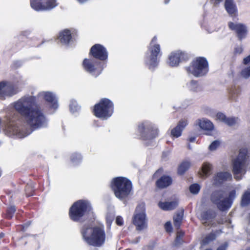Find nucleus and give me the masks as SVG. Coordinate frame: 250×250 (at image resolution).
Listing matches in <instances>:
<instances>
[{
	"mask_svg": "<svg viewBox=\"0 0 250 250\" xmlns=\"http://www.w3.org/2000/svg\"><path fill=\"white\" fill-rule=\"evenodd\" d=\"M3 123L5 130L10 135H15L18 133L17 122L19 120L18 113L13 111L8 113L5 117Z\"/></svg>",
	"mask_w": 250,
	"mask_h": 250,
	"instance_id": "obj_11",
	"label": "nucleus"
},
{
	"mask_svg": "<svg viewBox=\"0 0 250 250\" xmlns=\"http://www.w3.org/2000/svg\"><path fill=\"white\" fill-rule=\"evenodd\" d=\"M173 182L171 176L167 175L161 176L155 182V187L158 189H163L172 185Z\"/></svg>",
	"mask_w": 250,
	"mask_h": 250,
	"instance_id": "obj_18",
	"label": "nucleus"
},
{
	"mask_svg": "<svg viewBox=\"0 0 250 250\" xmlns=\"http://www.w3.org/2000/svg\"><path fill=\"white\" fill-rule=\"evenodd\" d=\"M183 217V213H178L173 217V224L175 229L179 230L182 224Z\"/></svg>",
	"mask_w": 250,
	"mask_h": 250,
	"instance_id": "obj_29",
	"label": "nucleus"
},
{
	"mask_svg": "<svg viewBox=\"0 0 250 250\" xmlns=\"http://www.w3.org/2000/svg\"><path fill=\"white\" fill-rule=\"evenodd\" d=\"M232 175L229 172H217L213 177V184L219 186L227 181H231Z\"/></svg>",
	"mask_w": 250,
	"mask_h": 250,
	"instance_id": "obj_19",
	"label": "nucleus"
},
{
	"mask_svg": "<svg viewBox=\"0 0 250 250\" xmlns=\"http://www.w3.org/2000/svg\"><path fill=\"white\" fill-rule=\"evenodd\" d=\"M110 188L115 196L121 200L128 198L132 189L131 181L126 177H117L110 183Z\"/></svg>",
	"mask_w": 250,
	"mask_h": 250,
	"instance_id": "obj_5",
	"label": "nucleus"
},
{
	"mask_svg": "<svg viewBox=\"0 0 250 250\" xmlns=\"http://www.w3.org/2000/svg\"><path fill=\"white\" fill-rule=\"evenodd\" d=\"M190 165V163L189 161H183L178 167L177 173L180 175H183L189 169Z\"/></svg>",
	"mask_w": 250,
	"mask_h": 250,
	"instance_id": "obj_28",
	"label": "nucleus"
},
{
	"mask_svg": "<svg viewBox=\"0 0 250 250\" xmlns=\"http://www.w3.org/2000/svg\"><path fill=\"white\" fill-rule=\"evenodd\" d=\"M185 69L188 74L196 77H203L208 71V63L206 58L198 57L194 59Z\"/></svg>",
	"mask_w": 250,
	"mask_h": 250,
	"instance_id": "obj_9",
	"label": "nucleus"
},
{
	"mask_svg": "<svg viewBox=\"0 0 250 250\" xmlns=\"http://www.w3.org/2000/svg\"><path fill=\"white\" fill-rule=\"evenodd\" d=\"M212 169V166L208 163H204L202 167L203 176H208Z\"/></svg>",
	"mask_w": 250,
	"mask_h": 250,
	"instance_id": "obj_34",
	"label": "nucleus"
},
{
	"mask_svg": "<svg viewBox=\"0 0 250 250\" xmlns=\"http://www.w3.org/2000/svg\"><path fill=\"white\" fill-rule=\"evenodd\" d=\"M170 0H165V3L167 4L169 2Z\"/></svg>",
	"mask_w": 250,
	"mask_h": 250,
	"instance_id": "obj_55",
	"label": "nucleus"
},
{
	"mask_svg": "<svg viewBox=\"0 0 250 250\" xmlns=\"http://www.w3.org/2000/svg\"><path fill=\"white\" fill-rule=\"evenodd\" d=\"M240 93V90L239 89H231L229 90V93L231 99H233V95H236L237 96L238 94H239Z\"/></svg>",
	"mask_w": 250,
	"mask_h": 250,
	"instance_id": "obj_45",
	"label": "nucleus"
},
{
	"mask_svg": "<svg viewBox=\"0 0 250 250\" xmlns=\"http://www.w3.org/2000/svg\"><path fill=\"white\" fill-rule=\"evenodd\" d=\"M31 7L37 11L51 10L58 5L56 0H30Z\"/></svg>",
	"mask_w": 250,
	"mask_h": 250,
	"instance_id": "obj_13",
	"label": "nucleus"
},
{
	"mask_svg": "<svg viewBox=\"0 0 250 250\" xmlns=\"http://www.w3.org/2000/svg\"><path fill=\"white\" fill-rule=\"evenodd\" d=\"M138 131L143 140H151L158 136V128L151 124L143 123L138 125Z\"/></svg>",
	"mask_w": 250,
	"mask_h": 250,
	"instance_id": "obj_10",
	"label": "nucleus"
},
{
	"mask_svg": "<svg viewBox=\"0 0 250 250\" xmlns=\"http://www.w3.org/2000/svg\"><path fill=\"white\" fill-rule=\"evenodd\" d=\"M224 6L226 10L231 16L237 15V9L234 0H225Z\"/></svg>",
	"mask_w": 250,
	"mask_h": 250,
	"instance_id": "obj_24",
	"label": "nucleus"
},
{
	"mask_svg": "<svg viewBox=\"0 0 250 250\" xmlns=\"http://www.w3.org/2000/svg\"><path fill=\"white\" fill-rule=\"evenodd\" d=\"M4 236V233H0V238H2Z\"/></svg>",
	"mask_w": 250,
	"mask_h": 250,
	"instance_id": "obj_54",
	"label": "nucleus"
},
{
	"mask_svg": "<svg viewBox=\"0 0 250 250\" xmlns=\"http://www.w3.org/2000/svg\"><path fill=\"white\" fill-rule=\"evenodd\" d=\"M243 62L245 65H247L250 62V54L243 59Z\"/></svg>",
	"mask_w": 250,
	"mask_h": 250,
	"instance_id": "obj_50",
	"label": "nucleus"
},
{
	"mask_svg": "<svg viewBox=\"0 0 250 250\" xmlns=\"http://www.w3.org/2000/svg\"><path fill=\"white\" fill-rule=\"evenodd\" d=\"M225 195V192L222 189L213 191L210 195L211 201L216 205L220 210L222 211L227 210L230 208L236 197V191L235 189L231 190L229 193L228 197L224 198Z\"/></svg>",
	"mask_w": 250,
	"mask_h": 250,
	"instance_id": "obj_6",
	"label": "nucleus"
},
{
	"mask_svg": "<svg viewBox=\"0 0 250 250\" xmlns=\"http://www.w3.org/2000/svg\"><path fill=\"white\" fill-rule=\"evenodd\" d=\"M158 207L161 209L165 211L172 210L177 208L178 205V201L177 200L170 202H162L158 203Z\"/></svg>",
	"mask_w": 250,
	"mask_h": 250,
	"instance_id": "obj_25",
	"label": "nucleus"
},
{
	"mask_svg": "<svg viewBox=\"0 0 250 250\" xmlns=\"http://www.w3.org/2000/svg\"><path fill=\"white\" fill-rule=\"evenodd\" d=\"M247 156V150L246 149H241L240 150L239 156L237 158H239L241 161L246 162Z\"/></svg>",
	"mask_w": 250,
	"mask_h": 250,
	"instance_id": "obj_41",
	"label": "nucleus"
},
{
	"mask_svg": "<svg viewBox=\"0 0 250 250\" xmlns=\"http://www.w3.org/2000/svg\"><path fill=\"white\" fill-rule=\"evenodd\" d=\"M113 103L107 98L101 99L99 103L93 106L92 112L96 117L102 120H107L114 112Z\"/></svg>",
	"mask_w": 250,
	"mask_h": 250,
	"instance_id": "obj_8",
	"label": "nucleus"
},
{
	"mask_svg": "<svg viewBox=\"0 0 250 250\" xmlns=\"http://www.w3.org/2000/svg\"><path fill=\"white\" fill-rule=\"evenodd\" d=\"M245 162L241 161L239 158H236L234 160L232 163V172L234 175V178L236 180H240L241 177H238L237 175L242 173L245 171L244 167Z\"/></svg>",
	"mask_w": 250,
	"mask_h": 250,
	"instance_id": "obj_17",
	"label": "nucleus"
},
{
	"mask_svg": "<svg viewBox=\"0 0 250 250\" xmlns=\"http://www.w3.org/2000/svg\"><path fill=\"white\" fill-rule=\"evenodd\" d=\"M157 41V36H154L147 47L149 54H146L145 62L149 69H154L158 66L163 54L161 45Z\"/></svg>",
	"mask_w": 250,
	"mask_h": 250,
	"instance_id": "obj_7",
	"label": "nucleus"
},
{
	"mask_svg": "<svg viewBox=\"0 0 250 250\" xmlns=\"http://www.w3.org/2000/svg\"><path fill=\"white\" fill-rule=\"evenodd\" d=\"M214 1V3L216 4H219L221 1H222L223 0H213Z\"/></svg>",
	"mask_w": 250,
	"mask_h": 250,
	"instance_id": "obj_52",
	"label": "nucleus"
},
{
	"mask_svg": "<svg viewBox=\"0 0 250 250\" xmlns=\"http://www.w3.org/2000/svg\"><path fill=\"white\" fill-rule=\"evenodd\" d=\"M58 39L62 44L68 45L72 39L71 31L68 29L62 30L59 33Z\"/></svg>",
	"mask_w": 250,
	"mask_h": 250,
	"instance_id": "obj_21",
	"label": "nucleus"
},
{
	"mask_svg": "<svg viewBox=\"0 0 250 250\" xmlns=\"http://www.w3.org/2000/svg\"><path fill=\"white\" fill-rule=\"evenodd\" d=\"M91 212L93 213L90 203L87 200H79L70 207L68 215L73 222L82 223L85 221V216Z\"/></svg>",
	"mask_w": 250,
	"mask_h": 250,
	"instance_id": "obj_4",
	"label": "nucleus"
},
{
	"mask_svg": "<svg viewBox=\"0 0 250 250\" xmlns=\"http://www.w3.org/2000/svg\"><path fill=\"white\" fill-rule=\"evenodd\" d=\"M190 192L193 194H197L201 189L200 186L197 183L191 184L189 188Z\"/></svg>",
	"mask_w": 250,
	"mask_h": 250,
	"instance_id": "obj_35",
	"label": "nucleus"
},
{
	"mask_svg": "<svg viewBox=\"0 0 250 250\" xmlns=\"http://www.w3.org/2000/svg\"><path fill=\"white\" fill-rule=\"evenodd\" d=\"M16 211V208L15 206H11L8 207L5 213V218L7 219H11L14 216Z\"/></svg>",
	"mask_w": 250,
	"mask_h": 250,
	"instance_id": "obj_33",
	"label": "nucleus"
},
{
	"mask_svg": "<svg viewBox=\"0 0 250 250\" xmlns=\"http://www.w3.org/2000/svg\"><path fill=\"white\" fill-rule=\"evenodd\" d=\"M80 232L83 240L89 245L100 247L105 242L106 234L103 225L92 227L85 224L81 228Z\"/></svg>",
	"mask_w": 250,
	"mask_h": 250,
	"instance_id": "obj_3",
	"label": "nucleus"
},
{
	"mask_svg": "<svg viewBox=\"0 0 250 250\" xmlns=\"http://www.w3.org/2000/svg\"><path fill=\"white\" fill-rule=\"evenodd\" d=\"M82 157L80 154L75 153L71 155L70 159L73 163H78L82 160Z\"/></svg>",
	"mask_w": 250,
	"mask_h": 250,
	"instance_id": "obj_39",
	"label": "nucleus"
},
{
	"mask_svg": "<svg viewBox=\"0 0 250 250\" xmlns=\"http://www.w3.org/2000/svg\"><path fill=\"white\" fill-rule=\"evenodd\" d=\"M250 204V192L246 191L243 194L241 201V204L242 206H247Z\"/></svg>",
	"mask_w": 250,
	"mask_h": 250,
	"instance_id": "obj_32",
	"label": "nucleus"
},
{
	"mask_svg": "<svg viewBox=\"0 0 250 250\" xmlns=\"http://www.w3.org/2000/svg\"><path fill=\"white\" fill-rule=\"evenodd\" d=\"M216 238V235L214 233L210 232L207 234L202 240V245H207L211 242H212Z\"/></svg>",
	"mask_w": 250,
	"mask_h": 250,
	"instance_id": "obj_31",
	"label": "nucleus"
},
{
	"mask_svg": "<svg viewBox=\"0 0 250 250\" xmlns=\"http://www.w3.org/2000/svg\"><path fill=\"white\" fill-rule=\"evenodd\" d=\"M188 140L190 142H193L195 141V137H191L189 138Z\"/></svg>",
	"mask_w": 250,
	"mask_h": 250,
	"instance_id": "obj_51",
	"label": "nucleus"
},
{
	"mask_svg": "<svg viewBox=\"0 0 250 250\" xmlns=\"http://www.w3.org/2000/svg\"><path fill=\"white\" fill-rule=\"evenodd\" d=\"M116 223L118 226H123L124 224L123 218L120 216H118L116 218Z\"/></svg>",
	"mask_w": 250,
	"mask_h": 250,
	"instance_id": "obj_47",
	"label": "nucleus"
},
{
	"mask_svg": "<svg viewBox=\"0 0 250 250\" xmlns=\"http://www.w3.org/2000/svg\"><path fill=\"white\" fill-rule=\"evenodd\" d=\"M88 55L90 57L96 60L84 59L82 62L83 67L86 72L97 78L102 73L106 65L108 52L103 45L96 43L90 48Z\"/></svg>",
	"mask_w": 250,
	"mask_h": 250,
	"instance_id": "obj_2",
	"label": "nucleus"
},
{
	"mask_svg": "<svg viewBox=\"0 0 250 250\" xmlns=\"http://www.w3.org/2000/svg\"><path fill=\"white\" fill-rule=\"evenodd\" d=\"M228 27L230 30L234 31L239 40L241 41L245 38L248 34L247 26L243 23H235L230 21L228 23Z\"/></svg>",
	"mask_w": 250,
	"mask_h": 250,
	"instance_id": "obj_16",
	"label": "nucleus"
},
{
	"mask_svg": "<svg viewBox=\"0 0 250 250\" xmlns=\"http://www.w3.org/2000/svg\"><path fill=\"white\" fill-rule=\"evenodd\" d=\"M216 214L215 212L211 210H208L203 211L201 215V220L202 221V223L205 226H208L210 223L208 222V221L215 218Z\"/></svg>",
	"mask_w": 250,
	"mask_h": 250,
	"instance_id": "obj_22",
	"label": "nucleus"
},
{
	"mask_svg": "<svg viewBox=\"0 0 250 250\" xmlns=\"http://www.w3.org/2000/svg\"><path fill=\"white\" fill-rule=\"evenodd\" d=\"M191 88L194 91H197V89L199 87L198 82L196 80H191L190 82Z\"/></svg>",
	"mask_w": 250,
	"mask_h": 250,
	"instance_id": "obj_44",
	"label": "nucleus"
},
{
	"mask_svg": "<svg viewBox=\"0 0 250 250\" xmlns=\"http://www.w3.org/2000/svg\"><path fill=\"white\" fill-rule=\"evenodd\" d=\"M204 250H212V249H210V248H208V249H206Z\"/></svg>",
	"mask_w": 250,
	"mask_h": 250,
	"instance_id": "obj_57",
	"label": "nucleus"
},
{
	"mask_svg": "<svg viewBox=\"0 0 250 250\" xmlns=\"http://www.w3.org/2000/svg\"><path fill=\"white\" fill-rule=\"evenodd\" d=\"M30 224L31 222L28 221L23 224L17 225L16 226V230L18 231H24L29 227Z\"/></svg>",
	"mask_w": 250,
	"mask_h": 250,
	"instance_id": "obj_37",
	"label": "nucleus"
},
{
	"mask_svg": "<svg viewBox=\"0 0 250 250\" xmlns=\"http://www.w3.org/2000/svg\"><path fill=\"white\" fill-rule=\"evenodd\" d=\"M25 192L26 196L30 197L34 195V189L32 186L27 185L25 187Z\"/></svg>",
	"mask_w": 250,
	"mask_h": 250,
	"instance_id": "obj_38",
	"label": "nucleus"
},
{
	"mask_svg": "<svg viewBox=\"0 0 250 250\" xmlns=\"http://www.w3.org/2000/svg\"><path fill=\"white\" fill-rule=\"evenodd\" d=\"M42 95L44 100L50 104L51 108L56 109L58 108L57 100L55 95L50 92H44Z\"/></svg>",
	"mask_w": 250,
	"mask_h": 250,
	"instance_id": "obj_23",
	"label": "nucleus"
},
{
	"mask_svg": "<svg viewBox=\"0 0 250 250\" xmlns=\"http://www.w3.org/2000/svg\"><path fill=\"white\" fill-rule=\"evenodd\" d=\"M188 149H191V147H190V145L189 144H188Z\"/></svg>",
	"mask_w": 250,
	"mask_h": 250,
	"instance_id": "obj_56",
	"label": "nucleus"
},
{
	"mask_svg": "<svg viewBox=\"0 0 250 250\" xmlns=\"http://www.w3.org/2000/svg\"><path fill=\"white\" fill-rule=\"evenodd\" d=\"M243 49L241 46H237L235 47L234 49V54L235 55L236 54H240L243 52Z\"/></svg>",
	"mask_w": 250,
	"mask_h": 250,
	"instance_id": "obj_46",
	"label": "nucleus"
},
{
	"mask_svg": "<svg viewBox=\"0 0 250 250\" xmlns=\"http://www.w3.org/2000/svg\"><path fill=\"white\" fill-rule=\"evenodd\" d=\"M165 229L168 233H171L172 231V227L170 221L167 222L165 224Z\"/></svg>",
	"mask_w": 250,
	"mask_h": 250,
	"instance_id": "obj_43",
	"label": "nucleus"
},
{
	"mask_svg": "<svg viewBox=\"0 0 250 250\" xmlns=\"http://www.w3.org/2000/svg\"><path fill=\"white\" fill-rule=\"evenodd\" d=\"M189 59V54L185 51L177 50L172 52L168 56V64L171 67L177 66L180 62H186Z\"/></svg>",
	"mask_w": 250,
	"mask_h": 250,
	"instance_id": "obj_14",
	"label": "nucleus"
},
{
	"mask_svg": "<svg viewBox=\"0 0 250 250\" xmlns=\"http://www.w3.org/2000/svg\"><path fill=\"white\" fill-rule=\"evenodd\" d=\"M187 124L188 122L187 120L181 119L180 120L177 125L171 130V136L174 138L180 137L182 134L183 130Z\"/></svg>",
	"mask_w": 250,
	"mask_h": 250,
	"instance_id": "obj_20",
	"label": "nucleus"
},
{
	"mask_svg": "<svg viewBox=\"0 0 250 250\" xmlns=\"http://www.w3.org/2000/svg\"><path fill=\"white\" fill-rule=\"evenodd\" d=\"M139 207H137L132 218V223L136 227V229L141 230L146 227V214L144 208L139 211Z\"/></svg>",
	"mask_w": 250,
	"mask_h": 250,
	"instance_id": "obj_15",
	"label": "nucleus"
},
{
	"mask_svg": "<svg viewBox=\"0 0 250 250\" xmlns=\"http://www.w3.org/2000/svg\"><path fill=\"white\" fill-rule=\"evenodd\" d=\"M78 1H79L80 2H85V1H86L87 0H77Z\"/></svg>",
	"mask_w": 250,
	"mask_h": 250,
	"instance_id": "obj_53",
	"label": "nucleus"
},
{
	"mask_svg": "<svg viewBox=\"0 0 250 250\" xmlns=\"http://www.w3.org/2000/svg\"><path fill=\"white\" fill-rule=\"evenodd\" d=\"M217 118L221 121L225 123L229 126L234 125L237 121V119L234 117H227L226 116L222 113H219L217 114Z\"/></svg>",
	"mask_w": 250,
	"mask_h": 250,
	"instance_id": "obj_26",
	"label": "nucleus"
},
{
	"mask_svg": "<svg viewBox=\"0 0 250 250\" xmlns=\"http://www.w3.org/2000/svg\"><path fill=\"white\" fill-rule=\"evenodd\" d=\"M228 247V243L225 242L224 243L219 246L216 250H227Z\"/></svg>",
	"mask_w": 250,
	"mask_h": 250,
	"instance_id": "obj_49",
	"label": "nucleus"
},
{
	"mask_svg": "<svg viewBox=\"0 0 250 250\" xmlns=\"http://www.w3.org/2000/svg\"><path fill=\"white\" fill-rule=\"evenodd\" d=\"M198 125L200 128L205 130H211L213 129V125L208 120H199Z\"/></svg>",
	"mask_w": 250,
	"mask_h": 250,
	"instance_id": "obj_27",
	"label": "nucleus"
},
{
	"mask_svg": "<svg viewBox=\"0 0 250 250\" xmlns=\"http://www.w3.org/2000/svg\"><path fill=\"white\" fill-rule=\"evenodd\" d=\"M20 91L19 87L13 83L6 81L0 82V100H5L7 97H11Z\"/></svg>",
	"mask_w": 250,
	"mask_h": 250,
	"instance_id": "obj_12",
	"label": "nucleus"
},
{
	"mask_svg": "<svg viewBox=\"0 0 250 250\" xmlns=\"http://www.w3.org/2000/svg\"><path fill=\"white\" fill-rule=\"evenodd\" d=\"M220 142L218 140L214 141L209 146L210 150H215L220 145Z\"/></svg>",
	"mask_w": 250,
	"mask_h": 250,
	"instance_id": "obj_42",
	"label": "nucleus"
},
{
	"mask_svg": "<svg viewBox=\"0 0 250 250\" xmlns=\"http://www.w3.org/2000/svg\"><path fill=\"white\" fill-rule=\"evenodd\" d=\"M14 107L33 129L46 127L47 119L43 109L36 103L35 97H23L15 102Z\"/></svg>",
	"mask_w": 250,
	"mask_h": 250,
	"instance_id": "obj_1",
	"label": "nucleus"
},
{
	"mask_svg": "<svg viewBox=\"0 0 250 250\" xmlns=\"http://www.w3.org/2000/svg\"><path fill=\"white\" fill-rule=\"evenodd\" d=\"M246 250H250V247L246 249Z\"/></svg>",
	"mask_w": 250,
	"mask_h": 250,
	"instance_id": "obj_58",
	"label": "nucleus"
},
{
	"mask_svg": "<svg viewBox=\"0 0 250 250\" xmlns=\"http://www.w3.org/2000/svg\"><path fill=\"white\" fill-rule=\"evenodd\" d=\"M185 231L182 230H178L176 232V238L174 240L175 245L178 246L184 242L183 237L185 235Z\"/></svg>",
	"mask_w": 250,
	"mask_h": 250,
	"instance_id": "obj_30",
	"label": "nucleus"
},
{
	"mask_svg": "<svg viewBox=\"0 0 250 250\" xmlns=\"http://www.w3.org/2000/svg\"><path fill=\"white\" fill-rule=\"evenodd\" d=\"M163 168H160L158 169L156 171V172L153 175V178H158V176H160V175L163 173Z\"/></svg>",
	"mask_w": 250,
	"mask_h": 250,
	"instance_id": "obj_48",
	"label": "nucleus"
},
{
	"mask_svg": "<svg viewBox=\"0 0 250 250\" xmlns=\"http://www.w3.org/2000/svg\"><path fill=\"white\" fill-rule=\"evenodd\" d=\"M80 107L75 101H71L69 104V109L71 112H75L80 109Z\"/></svg>",
	"mask_w": 250,
	"mask_h": 250,
	"instance_id": "obj_36",
	"label": "nucleus"
},
{
	"mask_svg": "<svg viewBox=\"0 0 250 250\" xmlns=\"http://www.w3.org/2000/svg\"><path fill=\"white\" fill-rule=\"evenodd\" d=\"M241 75L245 79L248 78L250 76V65L243 69L241 72Z\"/></svg>",
	"mask_w": 250,
	"mask_h": 250,
	"instance_id": "obj_40",
	"label": "nucleus"
}]
</instances>
